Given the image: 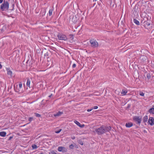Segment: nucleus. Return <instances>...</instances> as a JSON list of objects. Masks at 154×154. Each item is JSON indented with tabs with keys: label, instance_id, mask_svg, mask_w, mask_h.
I'll return each mask as SVG.
<instances>
[{
	"label": "nucleus",
	"instance_id": "1",
	"mask_svg": "<svg viewBox=\"0 0 154 154\" xmlns=\"http://www.w3.org/2000/svg\"><path fill=\"white\" fill-rule=\"evenodd\" d=\"M111 129V127L110 126H102L96 129L95 131L98 135H101L109 131Z\"/></svg>",
	"mask_w": 154,
	"mask_h": 154
},
{
	"label": "nucleus",
	"instance_id": "2",
	"mask_svg": "<svg viewBox=\"0 0 154 154\" xmlns=\"http://www.w3.org/2000/svg\"><path fill=\"white\" fill-rule=\"evenodd\" d=\"M9 7V4L8 1H4V2L0 6V9L2 11L8 10Z\"/></svg>",
	"mask_w": 154,
	"mask_h": 154
},
{
	"label": "nucleus",
	"instance_id": "3",
	"mask_svg": "<svg viewBox=\"0 0 154 154\" xmlns=\"http://www.w3.org/2000/svg\"><path fill=\"white\" fill-rule=\"evenodd\" d=\"M14 89L15 90L16 92H17L19 93H20L22 92L23 91V88L22 87V84L21 82H20L19 83V86L17 87H17L16 88L15 87H14Z\"/></svg>",
	"mask_w": 154,
	"mask_h": 154
},
{
	"label": "nucleus",
	"instance_id": "4",
	"mask_svg": "<svg viewBox=\"0 0 154 154\" xmlns=\"http://www.w3.org/2000/svg\"><path fill=\"white\" fill-rule=\"evenodd\" d=\"M133 119L136 124L140 125L142 121V118L140 116H135L133 117Z\"/></svg>",
	"mask_w": 154,
	"mask_h": 154
},
{
	"label": "nucleus",
	"instance_id": "5",
	"mask_svg": "<svg viewBox=\"0 0 154 154\" xmlns=\"http://www.w3.org/2000/svg\"><path fill=\"white\" fill-rule=\"evenodd\" d=\"M90 42L91 44V46L93 48H96L98 46V44L96 40L94 39H91L90 40Z\"/></svg>",
	"mask_w": 154,
	"mask_h": 154
},
{
	"label": "nucleus",
	"instance_id": "6",
	"mask_svg": "<svg viewBox=\"0 0 154 154\" xmlns=\"http://www.w3.org/2000/svg\"><path fill=\"white\" fill-rule=\"evenodd\" d=\"M57 36L58 39L60 40L66 41L67 39V37L66 35H62L59 34H58Z\"/></svg>",
	"mask_w": 154,
	"mask_h": 154
},
{
	"label": "nucleus",
	"instance_id": "7",
	"mask_svg": "<svg viewBox=\"0 0 154 154\" xmlns=\"http://www.w3.org/2000/svg\"><path fill=\"white\" fill-rule=\"evenodd\" d=\"M148 122L151 125H154V118L152 117H149Z\"/></svg>",
	"mask_w": 154,
	"mask_h": 154
},
{
	"label": "nucleus",
	"instance_id": "8",
	"mask_svg": "<svg viewBox=\"0 0 154 154\" xmlns=\"http://www.w3.org/2000/svg\"><path fill=\"white\" fill-rule=\"evenodd\" d=\"M74 122L78 126L81 128H83L84 127L85 125L84 124L81 125L79 122L76 121H75Z\"/></svg>",
	"mask_w": 154,
	"mask_h": 154
},
{
	"label": "nucleus",
	"instance_id": "9",
	"mask_svg": "<svg viewBox=\"0 0 154 154\" xmlns=\"http://www.w3.org/2000/svg\"><path fill=\"white\" fill-rule=\"evenodd\" d=\"M133 125V123L131 122L127 123L125 124V126L127 128H130Z\"/></svg>",
	"mask_w": 154,
	"mask_h": 154
},
{
	"label": "nucleus",
	"instance_id": "10",
	"mask_svg": "<svg viewBox=\"0 0 154 154\" xmlns=\"http://www.w3.org/2000/svg\"><path fill=\"white\" fill-rule=\"evenodd\" d=\"M63 113V112L59 111L56 114H55L54 115V116L55 117H57L60 116Z\"/></svg>",
	"mask_w": 154,
	"mask_h": 154
},
{
	"label": "nucleus",
	"instance_id": "11",
	"mask_svg": "<svg viewBox=\"0 0 154 154\" xmlns=\"http://www.w3.org/2000/svg\"><path fill=\"white\" fill-rule=\"evenodd\" d=\"M6 69L7 71V74L11 76L12 72L10 70V69L9 68H6Z\"/></svg>",
	"mask_w": 154,
	"mask_h": 154
},
{
	"label": "nucleus",
	"instance_id": "12",
	"mask_svg": "<svg viewBox=\"0 0 154 154\" xmlns=\"http://www.w3.org/2000/svg\"><path fill=\"white\" fill-rule=\"evenodd\" d=\"M133 22L137 25H139L140 24L139 22L135 19H134Z\"/></svg>",
	"mask_w": 154,
	"mask_h": 154
},
{
	"label": "nucleus",
	"instance_id": "13",
	"mask_svg": "<svg viewBox=\"0 0 154 154\" xmlns=\"http://www.w3.org/2000/svg\"><path fill=\"white\" fill-rule=\"evenodd\" d=\"M149 112L151 114H154V108H152L149 110Z\"/></svg>",
	"mask_w": 154,
	"mask_h": 154
},
{
	"label": "nucleus",
	"instance_id": "14",
	"mask_svg": "<svg viewBox=\"0 0 154 154\" xmlns=\"http://www.w3.org/2000/svg\"><path fill=\"white\" fill-rule=\"evenodd\" d=\"M146 57L145 56H143L140 57V59L141 60H143V62L145 61L146 60Z\"/></svg>",
	"mask_w": 154,
	"mask_h": 154
},
{
	"label": "nucleus",
	"instance_id": "15",
	"mask_svg": "<svg viewBox=\"0 0 154 154\" xmlns=\"http://www.w3.org/2000/svg\"><path fill=\"white\" fill-rule=\"evenodd\" d=\"M6 135V133L5 132L2 131L0 132V136L2 137H4Z\"/></svg>",
	"mask_w": 154,
	"mask_h": 154
},
{
	"label": "nucleus",
	"instance_id": "16",
	"mask_svg": "<svg viewBox=\"0 0 154 154\" xmlns=\"http://www.w3.org/2000/svg\"><path fill=\"white\" fill-rule=\"evenodd\" d=\"M63 149H65V147L63 146H59L58 148V150L59 152H61L63 151Z\"/></svg>",
	"mask_w": 154,
	"mask_h": 154
},
{
	"label": "nucleus",
	"instance_id": "17",
	"mask_svg": "<svg viewBox=\"0 0 154 154\" xmlns=\"http://www.w3.org/2000/svg\"><path fill=\"white\" fill-rule=\"evenodd\" d=\"M127 93V91L126 90H122L121 94L123 95H125Z\"/></svg>",
	"mask_w": 154,
	"mask_h": 154
},
{
	"label": "nucleus",
	"instance_id": "18",
	"mask_svg": "<svg viewBox=\"0 0 154 154\" xmlns=\"http://www.w3.org/2000/svg\"><path fill=\"white\" fill-rule=\"evenodd\" d=\"M147 120H148L147 116H145L143 118V122L144 123H145L147 121Z\"/></svg>",
	"mask_w": 154,
	"mask_h": 154
},
{
	"label": "nucleus",
	"instance_id": "19",
	"mask_svg": "<svg viewBox=\"0 0 154 154\" xmlns=\"http://www.w3.org/2000/svg\"><path fill=\"white\" fill-rule=\"evenodd\" d=\"M146 77L147 78L149 79H150V77H151V75H150V74H151V72H150V73H147L146 72Z\"/></svg>",
	"mask_w": 154,
	"mask_h": 154
},
{
	"label": "nucleus",
	"instance_id": "20",
	"mask_svg": "<svg viewBox=\"0 0 154 154\" xmlns=\"http://www.w3.org/2000/svg\"><path fill=\"white\" fill-rule=\"evenodd\" d=\"M30 81L29 79H28L27 82H26V85L27 86L29 87V88H30Z\"/></svg>",
	"mask_w": 154,
	"mask_h": 154
},
{
	"label": "nucleus",
	"instance_id": "21",
	"mask_svg": "<svg viewBox=\"0 0 154 154\" xmlns=\"http://www.w3.org/2000/svg\"><path fill=\"white\" fill-rule=\"evenodd\" d=\"M53 10V9H51L49 10V15L50 16H51L52 15Z\"/></svg>",
	"mask_w": 154,
	"mask_h": 154
},
{
	"label": "nucleus",
	"instance_id": "22",
	"mask_svg": "<svg viewBox=\"0 0 154 154\" xmlns=\"http://www.w3.org/2000/svg\"><path fill=\"white\" fill-rule=\"evenodd\" d=\"M32 147L33 149H36L38 147L35 144H32Z\"/></svg>",
	"mask_w": 154,
	"mask_h": 154
},
{
	"label": "nucleus",
	"instance_id": "23",
	"mask_svg": "<svg viewBox=\"0 0 154 154\" xmlns=\"http://www.w3.org/2000/svg\"><path fill=\"white\" fill-rule=\"evenodd\" d=\"M75 147V145H73L72 144H71L69 145V148L71 149H73L74 147Z\"/></svg>",
	"mask_w": 154,
	"mask_h": 154
},
{
	"label": "nucleus",
	"instance_id": "24",
	"mask_svg": "<svg viewBox=\"0 0 154 154\" xmlns=\"http://www.w3.org/2000/svg\"><path fill=\"white\" fill-rule=\"evenodd\" d=\"M34 114H35V116H36L37 117H41V115L39 114H38L36 113H34Z\"/></svg>",
	"mask_w": 154,
	"mask_h": 154
},
{
	"label": "nucleus",
	"instance_id": "25",
	"mask_svg": "<svg viewBox=\"0 0 154 154\" xmlns=\"http://www.w3.org/2000/svg\"><path fill=\"white\" fill-rule=\"evenodd\" d=\"M144 25L145 26L146 25L147 26H149L150 25V23L146 21H144Z\"/></svg>",
	"mask_w": 154,
	"mask_h": 154
},
{
	"label": "nucleus",
	"instance_id": "26",
	"mask_svg": "<svg viewBox=\"0 0 154 154\" xmlns=\"http://www.w3.org/2000/svg\"><path fill=\"white\" fill-rule=\"evenodd\" d=\"M14 4H12V7H11V8L9 9L11 11H13L14 9Z\"/></svg>",
	"mask_w": 154,
	"mask_h": 154
},
{
	"label": "nucleus",
	"instance_id": "27",
	"mask_svg": "<svg viewBox=\"0 0 154 154\" xmlns=\"http://www.w3.org/2000/svg\"><path fill=\"white\" fill-rule=\"evenodd\" d=\"M69 37L72 39V40L73 39L74 37H73V35L70 34L69 35Z\"/></svg>",
	"mask_w": 154,
	"mask_h": 154
},
{
	"label": "nucleus",
	"instance_id": "28",
	"mask_svg": "<svg viewBox=\"0 0 154 154\" xmlns=\"http://www.w3.org/2000/svg\"><path fill=\"white\" fill-rule=\"evenodd\" d=\"M139 94L142 96H144V94L143 92H140L139 93Z\"/></svg>",
	"mask_w": 154,
	"mask_h": 154
},
{
	"label": "nucleus",
	"instance_id": "29",
	"mask_svg": "<svg viewBox=\"0 0 154 154\" xmlns=\"http://www.w3.org/2000/svg\"><path fill=\"white\" fill-rule=\"evenodd\" d=\"M50 154H57L54 151L52 150L50 153Z\"/></svg>",
	"mask_w": 154,
	"mask_h": 154
},
{
	"label": "nucleus",
	"instance_id": "30",
	"mask_svg": "<svg viewBox=\"0 0 154 154\" xmlns=\"http://www.w3.org/2000/svg\"><path fill=\"white\" fill-rule=\"evenodd\" d=\"M62 130V129H60L58 131H55V132L56 133H59Z\"/></svg>",
	"mask_w": 154,
	"mask_h": 154
},
{
	"label": "nucleus",
	"instance_id": "31",
	"mask_svg": "<svg viewBox=\"0 0 154 154\" xmlns=\"http://www.w3.org/2000/svg\"><path fill=\"white\" fill-rule=\"evenodd\" d=\"M34 118L33 117H29V120L30 122H31Z\"/></svg>",
	"mask_w": 154,
	"mask_h": 154
},
{
	"label": "nucleus",
	"instance_id": "32",
	"mask_svg": "<svg viewBox=\"0 0 154 154\" xmlns=\"http://www.w3.org/2000/svg\"><path fill=\"white\" fill-rule=\"evenodd\" d=\"M67 149L65 148V149H63V151H62L61 152H66L67 151Z\"/></svg>",
	"mask_w": 154,
	"mask_h": 154
},
{
	"label": "nucleus",
	"instance_id": "33",
	"mask_svg": "<svg viewBox=\"0 0 154 154\" xmlns=\"http://www.w3.org/2000/svg\"><path fill=\"white\" fill-rule=\"evenodd\" d=\"M136 8H138V6H137V5H135V7H134V10L135 11H137Z\"/></svg>",
	"mask_w": 154,
	"mask_h": 154
},
{
	"label": "nucleus",
	"instance_id": "34",
	"mask_svg": "<svg viewBox=\"0 0 154 154\" xmlns=\"http://www.w3.org/2000/svg\"><path fill=\"white\" fill-rule=\"evenodd\" d=\"M93 109V108H91V109H87V111L88 112H90V111H91V110H92Z\"/></svg>",
	"mask_w": 154,
	"mask_h": 154
},
{
	"label": "nucleus",
	"instance_id": "35",
	"mask_svg": "<svg viewBox=\"0 0 154 154\" xmlns=\"http://www.w3.org/2000/svg\"><path fill=\"white\" fill-rule=\"evenodd\" d=\"M98 108V107L97 106H94V107H93V108H93V109H97Z\"/></svg>",
	"mask_w": 154,
	"mask_h": 154
},
{
	"label": "nucleus",
	"instance_id": "36",
	"mask_svg": "<svg viewBox=\"0 0 154 154\" xmlns=\"http://www.w3.org/2000/svg\"><path fill=\"white\" fill-rule=\"evenodd\" d=\"M76 66V65L75 64H73L72 66V67L73 68H75Z\"/></svg>",
	"mask_w": 154,
	"mask_h": 154
},
{
	"label": "nucleus",
	"instance_id": "37",
	"mask_svg": "<svg viewBox=\"0 0 154 154\" xmlns=\"http://www.w3.org/2000/svg\"><path fill=\"white\" fill-rule=\"evenodd\" d=\"M12 138H13V137H12V136L10 137L8 139V140H11Z\"/></svg>",
	"mask_w": 154,
	"mask_h": 154
},
{
	"label": "nucleus",
	"instance_id": "38",
	"mask_svg": "<svg viewBox=\"0 0 154 154\" xmlns=\"http://www.w3.org/2000/svg\"><path fill=\"white\" fill-rule=\"evenodd\" d=\"M79 143L81 145H83V143L82 141H80Z\"/></svg>",
	"mask_w": 154,
	"mask_h": 154
},
{
	"label": "nucleus",
	"instance_id": "39",
	"mask_svg": "<svg viewBox=\"0 0 154 154\" xmlns=\"http://www.w3.org/2000/svg\"><path fill=\"white\" fill-rule=\"evenodd\" d=\"M75 147L76 148H78V146H76L75 144L74 145Z\"/></svg>",
	"mask_w": 154,
	"mask_h": 154
},
{
	"label": "nucleus",
	"instance_id": "40",
	"mask_svg": "<svg viewBox=\"0 0 154 154\" xmlns=\"http://www.w3.org/2000/svg\"><path fill=\"white\" fill-rule=\"evenodd\" d=\"M71 138L72 139H75V137L74 136H73Z\"/></svg>",
	"mask_w": 154,
	"mask_h": 154
},
{
	"label": "nucleus",
	"instance_id": "41",
	"mask_svg": "<svg viewBox=\"0 0 154 154\" xmlns=\"http://www.w3.org/2000/svg\"><path fill=\"white\" fill-rule=\"evenodd\" d=\"M3 0H0V3H1L2 2Z\"/></svg>",
	"mask_w": 154,
	"mask_h": 154
},
{
	"label": "nucleus",
	"instance_id": "42",
	"mask_svg": "<svg viewBox=\"0 0 154 154\" xmlns=\"http://www.w3.org/2000/svg\"><path fill=\"white\" fill-rule=\"evenodd\" d=\"M52 94H51L50 95H49V97H51L52 96Z\"/></svg>",
	"mask_w": 154,
	"mask_h": 154
},
{
	"label": "nucleus",
	"instance_id": "43",
	"mask_svg": "<svg viewBox=\"0 0 154 154\" xmlns=\"http://www.w3.org/2000/svg\"><path fill=\"white\" fill-rule=\"evenodd\" d=\"M8 91H9V88H8Z\"/></svg>",
	"mask_w": 154,
	"mask_h": 154
},
{
	"label": "nucleus",
	"instance_id": "44",
	"mask_svg": "<svg viewBox=\"0 0 154 154\" xmlns=\"http://www.w3.org/2000/svg\"><path fill=\"white\" fill-rule=\"evenodd\" d=\"M97 0H93V1H97Z\"/></svg>",
	"mask_w": 154,
	"mask_h": 154
},
{
	"label": "nucleus",
	"instance_id": "45",
	"mask_svg": "<svg viewBox=\"0 0 154 154\" xmlns=\"http://www.w3.org/2000/svg\"><path fill=\"white\" fill-rule=\"evenodd\" d=\"M12 85L11 86V88H12Z\"/></svg>",
	"mask_w": 154,
	"mask_h": 154
},
{
	"label": "nucleus",
	"instance_id": "46",
	"mask_svg": "<svg viewBox=\"0 0 154 154\" xmlns=\"http://www.w3.org/2000/svg\"><path fill=\"white\" fill-rule=\"evenodd\" d=\"M77 21V20H76V21H75V20H74L75 22V21Z\"/></svg>",
	"mask_w": 154,
	"mask_h": 154
},
{
	"label": "nucleus",
	"instance_id": "47",
	"mask_svg": "<svg viewBox=\"0 0 154 154\" xmlns=\"http://www.w3.org/2000/svg\"><path fill=\"white\" fill-rule=\"evenodd\" d=\"M43 154V153H40V154Z\"/></svg>",
	"mask_w": 154,
	"mask_h": 154
},
{
	"label": "nucleus",
	"instance_id": "48",
	"mask_svg": "<svg viewBox=\"0 0 154 154\" xmlns=\"http://www.w3.org/2000/svg\"><path fill=\"white\" fill-rule=\"evenodd\" d=\"M74 18V17H73V20Z\"/></svg>",
	"mask_w": 154,
	"mask_h": 154
}]
</instances>
